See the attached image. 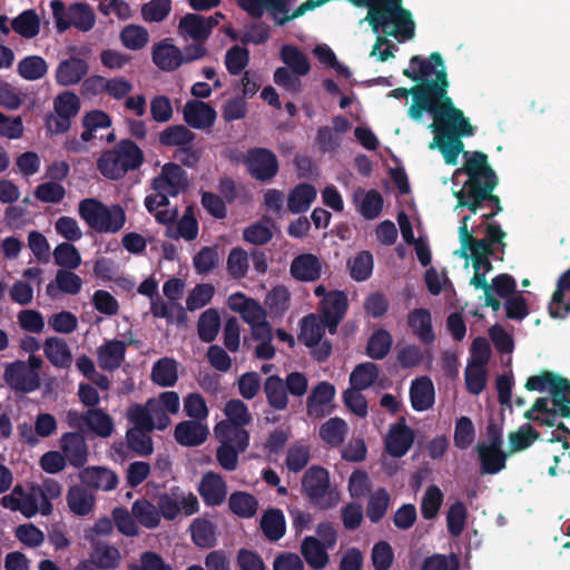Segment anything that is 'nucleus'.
<instances>
[{
  "mask_svg": "<svg viewBox=\"0 0 570 570\" xmlns=\"http://www.w3.org/2000/svg\"><path fill=\"white\" fill-rule=\"evenodd\" d=\"M459 174L466 175L468 179L460 190L453 193L458 200L456 207H465L472 214L483 207H490L495 216L503 212L500 197L493 194L499 177L485 153H465L462 167L455 170V175Z\"/></svg>",
  "mask_w": 570,
  "mask_h": 570,
  "instance_id": "nucleus-1",
  "label": "nucleus"
},
{
  "mask_svg": "<svg viewBox=\"0 0 570 570\" xmlns=\"http://www.w3.org/2000/svg\"><path fill=\"white\" fill-rule=\"evenodd\" d=\"M430 60L433 65L435 78L426 77L421 104L425 107L424 112L434 117V121L429 126V129L462 127L465 128L463 134H474V127L465 118L463 111L454 106L452 98L448 96L450 82L441 53L432 52Z\"/></svg>",
  "mask_w": 570,
  "mask_h": 570,
  "instance_id": "nucleus-2",
  "label": "nucleus"
},
{
  "mask_svg": "<svg viewBox=\"0 0 570 570\" xmlns=\"http://www.w3.org/2000/svg\"><path fill=\"white\" fill-rule=\"evenodd\" d=\"M144 160V151L135 141L121 139L111 149L101 153L97 169L105 178L119 180L127 173L139 169Z\"/></svg>",
  "mask_w": 570,
  "mask_h": 570,
  "instance_id": "nucleus-3",
  "label": "nucleus"
},
{
  "mask_svg": "<svg viewBox=\"0 0 570 570\" xmlns=\"http://www.w3.org/2000/svg\"><path fill=\"white\" fill-rule=\"evenodd\" d=\"M433 73V65L431 63L430 58L424 59L420 56H413L410 59V68H405L403 70V75L416 81V85L412 88H396L390 91L389 96L395 99H406L409 95L412 96L413 104L410 106L407 114L409 116L419 121L422 119L424 114V106H422V98L425 88L426 77H430Z\"/></svg>",
  "mask_w": 570,
  "mask_h": 570,
  "instance_id": "nucleus-4",
  "label": "nucleus"
},
{
  "mask_svg": "<svg viewBox=\"0 0 570 570\" xmlns=\"http://www.w3.org/2000/svg\"><path fill=\"white\" fill-rule=\"evenodd\" d=\"M79 216L97 233H117L126 223V214L120 205L110 207L96 198L79 203Z\"/></svg>",
  "mask_w": 570,
  "mask_h": 570,
  "instance_id": "nucleus-5",
  "label": "nucleus"
},
{
  "mask_svg": "<svg viewBox=\"0 0 570 570\" xmlns=\"http://www.w3.org/2000/svg\"><path fill=\"white\" fill-rule=\"evenodd\" d=\"M224 412L227 419L215 425V435L235 440L240 450H246L249 444V433L245 430V426L253 421L247 405L242 400H229L225 404Z\"/></svg>",
  "mask_w": 570,
  "mask_h": 570,
  "instance_id": "nucleus-6",
  "label": "nucleus"
},
{
  "mask_svg": "<svg viewBox=\"0 0 570 570\" xmlns=\"http://www.w3.org/2000/svg\"><path fill=\"white\" fill-rule=\"evenodd\" d=\"M57 30L61 33L70 27H75L79 31L88 32L96 23V16L92 8L85 2H76L66 8L61 0H52L50 2Z\"/></svg>",
  "mask_w": 570,
  "mask_h": 570,
  "instance_id": "nucleus-7",
  "label": "nucleus"
},
{
  "mask_svg": "<svg viewBox=\"0 0 570 570\" xmlns=\"http://www.w3.org/2000/svg\"><path fill=\"white\" fill-rule=\"evenodd\" d=\"M81 102L72 91H63L53 99V112L45 118V126L51 135L66 134L71 128L72 119L79 114Z\"/></svg>",
  "mask_w": 570,
  "mask_h": 570,
  "instance_id": "nucleus-8",
  "label": "nucleus"
},
{
  "mask_svg": "<svg viewBox=\"0 0 570 570\" xmlns=\"http://www.w3.org/2000/svg\"><path fill=\"white\" fill-rule=\"evenodd\" d=\"M248 175L257 181H271L279 170L276 154L265 147L248 148L242 156Z\"/></svg>",
  "mask_w": 570,
  "mask_h": 570,
  "instance_id": "nucleus-9",
  "label": "nucleus"
},
{
  "mask_svg": "<svg viewBox=\"0 0 570 570\" xmlns=\"http://www.w3.org/2000/svg\"><path fill=\"white\" fill-rule=\"evenodd\" d=\"M434 132V139L430 144V148H438L442 154L444 161L448 165H456L459 155L466 153L463 150L464 144L461 140L462 137H469L473 134H463L465 128L462 127H448L439 129H430Z\"/></svg>",
  "mask_w": 570,
  "mask_h": 570,
  "instance_id": "nucleus-10",
  "label": "nucleus"
},
{
  "mask_svg": "<svg viewBox=\"0 0 570 570\" xmlns=\"http://www.w3.org/2000/svg\"><path fill=\"white\" fill-rule=\"evenodd\" d=\"M3 380L16 393H31L40 387L39 373L30 371L20 360L7 364Z\"/></svg>",
  "mask_w": 570,
  "mask_h": 570,
  "instance_id": "nucleus-11",
  "label": "nucleus"
},
{
  "mask_svg": "<svg viewBox=\"0 0 570 570\" xmlns=\"http://www.w3.org/2000/svg\"><path fill=\"white\" fill-rule=\"evenodd\" d=\"M347 295L343 291H331L321 301V318L331 334L336 333L338 324L342 322L347 312Z\"/></svg>",
  "mask_w": 570,
  "mask_h": 570,
  "instance_id": "nucleus-12",
  "label": "nucleus"
},
{
  "mask_svg": "<svg viewBox=\"0 0 570 570\" xmlns=\"http://www.w3.org/2000/svg\"><path fill=\"white\" fill-rule=\"evenodd\" d=\"M302 488L312 503L322 509L333 507V503H322L330 489V474L326 469L317 465L307 469L302 479Z\"/></svg>",
  "mask_w": 570,
  "mask_h": 570,
  "instance_id": "nucleus-13",
  "label": "nucleus"
},
{
  "mask_svg": "<svg viewBox=\"0 0 570 570\" xmlns=\"http://www.w3.org/2000/svg\"><path fill=\"white\" fill-rule=\"evenodd\" d=\"M515 278L507 273L494 276L491 283H488V288L479 287L484 292V306L491 307L493 312L501 308V302L497 298L507 299L517 293Z\"/></svg>",
  "mask_w": 570,
  "mask_h": 570,
  "instance_id": "nucleus-14",
  "label": "nucleus"
},
{
  "mask_svg": "<svg viewBox=\"0 0 570 570\" xmlns=\"http://www.w3.org/2000/svg\"><path fill=\"white\" fill-rule=\"evenodd\" d=\"M414 439V431L402 417L400 422L391 425L385 438V450L393 458H402L412 448Z\"/></svg>",
  "mask_w": 570,
  "mask_h": 570,
  "instance_id": "nucleus-15",
  "label": "nucleus"
},
{
  "mask_svg": "<svg viewBox=\"0 0 570 570\" xmlns=\"http://www.w3.org/2000/svg\"><path fill=\"white\" fill-rule=\"evenodd\" d=\"M89 72V63L83 58L70 56L61 60L56 69V82L62 87L78 85Z\"/></svg>",
  "mask_w": 570,
  "mask_h": 570,
  "instance_id": "nucleus-16",
  "label": "nucleus"
},
{
  "mask_svg": "<svg viewBox=\"0 0 570 570\" xmlns=\"http://www.w3.org/2000/svg\"><path fill=\"white\" fill-rule=\"evenodd\" d=\"M183 118L194 129H207L215 124L217 112L209 104L193 99L185 104Z\"/></svg>",
  "mask_w": 570,
  "mask_h": 570,
  "instance_id": "nucleus-17",
  "label": "nucleus"
},
{
  "mask_svg": "<svg viewBox=\"0 0 570 570\" xmlns=\"http://www.w3.org/2000/svg\"><path fill=\"white\" fill-rule=\"evenodd\" d=\"M61 453L73 468H82L88 461V446L80 432H67L60 439Z\"/></svg>",
  "mask_w": 570,
  "mask_h": 570,
  "instance_id": "nucleus-18",
  "label": "nucleus"
},
{
  "mask_svg": "<svg viewBox=\"0 0 570 570\" xmlns=\"http://www.w3.org/2000/svg\"><path fill=\"white\" fill-rule=\"evenodd\" d=\"M335 397V387L330 382L323 381L317 383L306 401L307 414L312 417L321 419L330 414L326 406Z\"/></svg>",
  "mask_w": 570,
  "mask_h": 570,
  "instance_id": "nucleus-19",
  "label": "nucleus"
},
{
  "mask_svg": "<svg viewBox=\"0 0 570 570\" xmlns=\"http://www.w3.org/2000/svg\"><path fill=\"white\" fill-rule=\"evenodd\" d=\"M474 451L478 455L481 475H494L507 468L509 454L503 449L485 448V442H479Z\"/></svg>",
  "mask_w": 570,
  "mask_h": 570,
  "instance_id": "nucleus-20",
  "label": "nucleus"
},
{
  "mask_svg": "<svg viewBox=\"0 0 570 570\" xmlns=\"http://www.w3.org/2000/svg\"><path fill=\"white\" fill-rule=\"evenodd\" d=\"M198 492L207 505L216 507L225 501L227 485L220 474L209 471L203 475Z\"/></svg>",
  "mask_w": 570,
  "mask_h": 570,
  "instance_id": "nucleus-21",
  "label": "nucleus"
},
{
  "mask_svg": "<svg viewBox=\"0 0 570 570\" xmlns=\"http://www.w3.org/2000/svg\"><path fill=\"white\" fill-rule=\"evenodd\" d=\"M289 273L296 281L315 282L322 275V263L314 254H301L292 261Z\"/></svg>",
  "mask_w": 570,
  "mask_h": 570,
  "instance_id": "nucleus-22",
  "label": "nucleus"
},
{
  "mask_svg": "<svg viewBox=\"0 0 570 570\" xmlns=\"http://www.w3.org/2000/svg\"><path fill=\"white\" fill-rule=\"evenodd\" d=\"M82 484L94 490L111 491L118 484L117 474L102 466H87L79 472Z\"/></svg>",
  "mask_w": 570,
  "mask_h": 570,
  "instance_id": "nucleus-23",
  "label": "nucleus"
},
{
  "mask_svg": "<svg viewBox=\"0 0 570 570\" xmlns=\"http://www.w3.org/2000/svg\"><path fill=\"white\" fill-rule=\"evenodd\" d=\"M127 344L124 341H107L97 348V361L101 370L112 372L125 361Z\"/></svg>",
  "mask_w": 570,
  "mask_h": 570,
  "instance_id": "nucleus-24",
  "label": "nucleus"
},
{
  "mask_svg": "<svg viewBox=\"0 0 570 570\" xmlns=\"http://www.w3.org/2000/svg\"><path fill=\"white\" fill-rule=\"evenodd\" d=\"M153 62L163 71H174L183 65L181 50L168 39L154 45Z\"/></svg>",
  "mask_w": 570,
  "mask_h": 570,
  "instance_id": "nucleus-25",
  "label": "nucleus"
},
{
  "mask_svg": "<svg viewBox=\"0 0 570 570\" xmlns=\"http://www.w3.org/2000/svg\"><path fill=\"white\" fill-rule=\"evenodd\" d=\"M174 436L183 446H198L207 440L208 430L195 420L181 421L176 425Z\"/></svg>",
  "mask_w": 570,
  "mask_h": 570,
  "instance_id": "nucleus-26",
  "label": "nucleus"
},
{
  "mask_svg": "<svg viewBox=\"0 0 570 570\" xmlns=\"http://www.w3.org/2000/svg\"><path fill=\"white\" fill-rule=\"evenodd\" d=\"M434 386L430 377L421 376L412 381L410 400L412 407L417 412L431 409L434 404Z\"/></svg>",
  "mask_w": 570,
  "mask_h": 570,
  "instance_id": "nucleus-27",
  "label": "nucleus"
},
{
  "mask_svg": "<svg viewBox=\"0 0 570 570\" xmlns=\"http://www.w3.org/2000/svg\"><path fill=\"white\" fill-rule=\"evenodd\" d=\"M407 325L413 334L424 345H430L435 340L432 326L431 313L426 308H415L409 313Z\"/></svg>",
  "mask_w": 570,
  "mask_h": 570,
  "instance_id": "nucleus-28",
  "label": "nucleus"
},
{
  "mask_svg": "<svg viewBox=\"0 0 570 570\" xmlns=\"http://www.w3.org/2000/svg\"><path fill=\"white\" fill-rule=\"evenodd\" d=\"M327 547L315 537L304 538L301 544V552L307 564L314 570H322L328 563Z\"/></svg>",
  "mask_w": 570,
  "mask_h": 570,
  "instance_id": "nucleus-29",
  "label": "nucleus"
},
{
  "mask_svg": "<svg viewBox=\"0 0 570 570\" xmlns=\"http://www.w3.org/2000/svg\"><path fill=\"white\" fill-rule=\"evenodd\" d=\"M316 196V188L312 184L301 183L289 191L287 208L292 214L305 213L308 210Z\"/></svg>",
  "mask_w": 570,
  "mask_h": 570,
  "instance_id": "nucleus-30",
  "label": "nucleus"
},
{
  "mask_svg": "<svg viewBox=\"0 0 570 570\" xmlns=\"http://www.w3.org/2000/svg\"><path fill=\"white\" fill-rule=\"evenodd\" d=\"M261 529L269 541L276 542L282 539L286 532V521L283 511L278 508L267 509L262 515Z\"/></svg>",
  "mask_w": 570,
  "mask_h": 570,
  "instance_id": "nucleus-31",
  "label": "nucleus"
},
{
  "mask_svg": "<svg viewBox=\"0 0 570 570\" xmlns=\"http://www.w3.org/2000/svg\"><path fill=\"white\" fill-rule=\"evenodd\" d=\"M67 504L76 515H88L95 507V497L81 485H71L67 492Z\"/></svg>",
  "mask_w": 570,
  "mask_h": 570,
  "instance_id": "nucleus-32",
  "label": "nucleus"
},
{
  "mask_svg": "<svg viewBox=\"0 0 570 570\" xmlns=\"http://www.w3.org/2000/svg\"><path fill=\"white\" fill-rule=\"evenodd\" d=\"M263 391L266 395L268 405L276 410L283 411L288 405V395L284 381L276 374L266 377L263 384Z\"/></svg>",
  "mask_w": 570,
  "mask_h": 570,
  "instance_id": "nucleus-33",
  "label": "nucleus"
},
{
  "mask_svg": "<svg viewBox=\"0 0 570 570\" xmlns=\"http://www.w3.org/2000/svg\"><path fill=\"white\" fill-rule=\"evenodd\" d=\"M566 291H570V268L563 272L557 282V289L549 305V313L553 318H564L570 313V303H564Z\"/></svg>",
  "mask_w": 570,
  "mask_h": 570,
  "instance_id": "nucleus-34",
  "label": "nucleus"
},
{
  "mask_svg": "<svg viewBox=\"0 0 570 570\" xmlns=\"http://www.w3.org/2000/svg\"><path fill=\"white\" fill-rule=\"evenodd\" d=\"M198 230V222L194 215L193 208L189 206L175 226L167 227L166 236L173 239L181 237L190 242L197 237Z\"/></svg>",
  "mask_w": 570,
  "mask_h": 570,
  "instance_id": "nucleus-35",
  "label": "nucleus"
},
{
  "mask_svg": "<svg viewBox=\"0 0 570 570\" xmlns=\"http://www.w3.org/2000/svg\"><path fill=\"white\" fill-rule=\"evenodd\" d=\"M151 380L163 387L174 386L178 381V363L170 357L159 358L153 365Z\"/></svg>",
  "mask_w": 570,
  "mask_h": 570,
  "instance_id": "nucleus-36",
  "label": "nucleus"
},
{
  "mask_svg": "<svg viewBox=\"0 0 570 570\" xmlns=\"http://www.w3.org/2000/svg\"><path fill=\"white\" fill-rule=\"evenodd\" d=\"M43 351L50 363L58 367H68L72 362V356L68 344L60 337H48L45 341Z\"/></svg>",
  "mask_w": 570,
  "mask_h": 570,
  "instance_id": "nucleus-37",
  "label": "nucleus"
},
{
  "mask_svg": "<svg viewBox=\"0 0 570 570\" xmlns=\"http://www.w3.org/2000/svg\"><path fill=\"white\" fill-rule=\"evenodd\" d=\"M90 557L100 570H116L121 563L119 549L108 543L94 544Z\"/></svg>",
  "mask_w": 570,
  "mask_h": 570,
  "instance_id": "nucleus-38",
  "label": "nucleus"
},
{
  "mask_svg": "<svg viewBox=\"0 0 570 570\" xmlns=\"http://www.w3.org/2000/svg\"><path fill=\"white\" fill-rule=\"evenodd\" d=\"M193 542L203 549H210L216 546V525L207 519H195L190 524Z\"/></svg>",
  "mask_w": 570,
  "mask_h": 570,
  "instance_id": "nucleus-39",
  "label": "nucleus"
},
{
  "mask_svg": "<svg viewBox=\"0 0 570 570\" xmlns=\"http://www.w3.org/2000/svg\"><path fill=\"white\" fill-rule=\"evenodd\" d=\"M196 135L184 125H173L159 132V142L166 147L183 148L193 145Z\"/></svg>",
  "mask_w": 570,
  "mask_h": 570,
  "instance_id": "nucleus-40",
  "label": "nucleus"
},
{
  "mask_svg": "<svg viewBox=\"0 0 570 570\" xmlns=\"http://www.w3.org/2000/svg\"><path fill=\"white\" fill-rule=\"evenodd\" d=\"M12 30L26 39H32L40 32V19L36 10L22 11L11 21Z\"/></svg>",
  "mask_w": 570,
  "mask_h": 570,
  "instance_id": "nucleus-41",
  "label": "nucleus"
},
{
  "mask_svg": "<svg viewBox=\"0 0 570 570\" xmlns=\"http://www.w3.org/2000/svg\"><path fill=\"white\" fill-rule=\"evenodd\" d=\"M179 30L188 35L196 42H204L210 32L205 17L196 13H187L179 21Z\"/></svg>",
  "mask_w": 570,
  "mask_h": 570,
  "instance_id": "nucleus-42",
  "label": "nucleus"
},
{
  "mask_svg": "<svg viewBox=\"0 0 570 570\" xmlns=\"http://www.w3.org/2000/svg\"><path fill=\"white\" fill-rule=\"evenodd\" d=\"M228 507L234 514L249 519L256 514L258 501L248 492L236 491L230 494Z\"/></svg>",
  "mask_w": 570,
  "mask_h": 570,
  "instance_id": "nucleus-43",
  "label": "nucleus"
},
{
  "mask_svg": "<svg viewBox=\"0 0 570 570\" xmlns=\"http://www.w3.org/2000/svg\"><path fill=\"white\" fill-rule=\"evenodd\" d=\"M380 368L373 362L357 364L350 374V385L354 389L366 390L377 380Z\"/></svg>",
  "mask_w": 570,
  "mask_h": 570,
  "instance_id": "nucleus-44",
  "label": "nucleus"
},
{
  "mask_svg": "<svg viewBox=\"0 0 570 570\" xmlns=\"http://www.w3.org/2000/svg\"><path fill=\"white\" fill-rule=\"evenodd\" d=\"M325 328L327 327L322 318L318 320L314 314H309L302 320L298 340L307 347L317 345L324 335Z\"/></svg>",
  "mask_w": 570,
  "mask_h": 570,
  "instance_id": "nucleus-45",
  "label": "nucleus"
},
{
  "mask_svg": "<svg viewBox=\"0 0 570 570\" xmlns=\"http://www.w3.org/2000/svg\"><path fill=\"white\" fill-rule=\"evenodd\" d=\"M220 445L216 451V459L219 465L226 471H234L238 465V455L245 450H240L237 441L227 440L222 436H216Z\"/></svg>",
  "mask_w": 570,
  "mask_h": 570,
  "instance_id": "nucleus-46",
  "label": "nucleus"
},
{
  "mask_svg": "<svg viewBox=\"0 0 570 570\" xmlns=\"http://www.w3.org/2000/svg\"><path fill=\"white\" fill-rule=\"evenodd\" d=\"M347 424L341 417H332L320 428L321 439L332 448L340 446L346 436Z\"/></svg>",
  "mask_w": 570,
  "mask_h": 570,
  "instance_id": "nucleus-47",
  "label": "nucleus"
},
{
  "mask_svg": "<svg viewBox=\"0 0 570 570\" xmlns=\"http://www.w3.org/2000/svg\"><path fill=\"white\" fill-rule=\"evenodd\" d=\"M119 39L126 49L137 51L147 46L149 33L144 26L130 23L121 29Z\"/></svg>",
  "mask_w": 570,
  "mask_h": 570,
  "instance_id": "nucleus-48",
  "label": "nucleus"
},
{
  "mask_svg": "<svg viewBox=\"0 0 570 570\" xmlns=\"http://www.w3.org/2000/svg\"><path fill=\"white\" fill-rule=\"evenodd\" d=\"M281 59L297 76H305L311 70L307 57L295 46L284 45L281 48Z\"/></svg>",
  "mask_w": 570,
  "mask_h": 570,
  "instance_id": "nucleus-49",
  "label": "nucleus"
},
{
  "mask_svg": "<svg viewBox=\"0 0 570 570\" xmlns=\"http://www.w3.org/2000/svg\"><path fill=\"white\" fill-rule=\"evenodd\" d=\"M17 71L24 80L36 81L47 75L48 63L40 56H28L19 61Z\"/></svg>",
  "mask_w": 570,
  "mask_h": 570,
  "instance_id": "nucleus-50",
  "label": "nucleus"
},
{
  "mask_svg": "<svg viewBox=\"0 0 570 570\" xmlns=\"http://www.w3.org/2000/svg\"><path fill=\"white\" fill-rule=\"evenodd\" d=\"M393 338L390 332L380 328L373 332L366 345V355L372 360H383L391 351Z\"/></svg>",
  "mask_w": 570,
  "mask_h": 570,
  "instance_id": "nucleus-51",
  "label": "nucleus"
},
{
  "mask_svg": "<svg viewBox=\"0 0 570 570\" xmlns=\"http://www.w3.org/2000/svg\"><path fill=\"white\" fill-rule=\"evenodd\" d=\"M240 298L243 303L240 305H236L234 303L230 304L232 309L237 311L243 314V318L250 326L257 324L258 322L264 321L265 313L262 306L253 298H247L242 293H236L230 296V299Z\"/></svg>",
  "mask_w": 570,
  "mask_h": 570,
  "instance_id": "nucleus-52",
  "label": "nucleus"
},
{
  "mask_svg": "<svg viewBox=\"0 0 570 570\" xmlns=\"http://www.w3.org/2000/svg\"><path fill=\"white\" fill-rule=\"evenodd\" d=\"M131 512L138 522L147 529H154L160 522L158 509L147 499L136 500L132 503Z\"/></svg>",
  "mask_w": 570,
  "mask_h": 570,
  "instance_id": "nucleus-53",
  "label": "nucleus"
},
{
  "mask_svg": "<svg viewBox=\"0 0 570 570\" xmlns=\"http://www.w3.org/2000/svg\"><path fill=\"white\" fill-rule=\"evenodd\" d=\"M86 426L100 438H108L114 432V421L102 409H89L87 411Z\"/></svg>",
  "mask_w": 570,
  "mask_h": 570,
  "instance_id": "nucleus-54",
  "label": "nucleus"
},
{
  "mask_svg": "<svg viewBox=\"0 0 570 570\" xmlns=\"http://www.w3.org/2000/svg\"><path fill=\"white\" fill-rule=\"evenodd\" d=\"M220 318L219 314L214 308H208L202 313L197 323V331L199 338L205 343L213 342L219 331Z\"/></svg>",
  "mask_w": 570,
  "mask_h": 570,
  "instance_id": "nucleus-55",
  "label": "nucleus"
},
{
  "mask_svg": "<svg viewBox=\"0 0 570 570\" xmlns=\"http://www.w3.org/2000/svg\"><path fill=\"white\" fill-rule=\"evenodd\" d=\"M390 495L386 489L379 488L368 498L366 515L372 523L380 522L386 514Z\"/></svg>",
  "mask_w": 570,
  "mask_h": 570,
  "instance_id": "nucleus-56",
  "label": "nucleus"
},
{
  "mask_svg": "<svg viewBox=\"0 0 570 570\" xmlns=\"http://www.w3.org/2000/svg\"><path fill=\"white\" fill-rule=\"evenodd\" d=\"M171 0H150L141 6V18L147 23L163 22L170 14Z\"/></svg>",
  "mask_w": 570,
  "mask_h": 570,
  "instance_id": "nucleus-57",
  "label": "nucleus"
},
{
  "mask_svg": "<svg viewBox=\"0 0 570 570\" xmlns=\"http://www.w3.org/2000/svg\"><path fill=\"white\" fill-rule=\"evenodd\" d=\"M540 436L530 424L521 425L518 431L509 434L510 453L523 451L532 445Z\"/></svg>",
  "mask_w": 570,
  "mask_h": 570,
  "instance_id": "nucleus-58",
  "label": "nucleus"
},
{
  "mask_svg": "<svg viewBox=\"0 0 570 570\" xmlns=\"http://www.w3.org/2000/svg\"><path fill=\"white\" fill-rule=\"evenodd\" d=\"M383 203L382 195L376 189H371L363 193L357 210L365 219H375L382 213Z\"/></svg>",
  "mask_w": 570,
  "mask_h": 570,
  "instance_id": "nucleus-59",
  "label": "nucleus"
},
{
  "mask_svg": "<svg viewBox=\"0 0 570 570\" xmlns=\"http://www.w3.org/2000/svg\"><path fill=\"white\" fill-rule=\"evenodd\" d=\"M475 439V426L469 416H460L455 421L453 441L460 450H466Z\"/></svg>",
  "mask_w": 570,
  "mask_h": 570,
  "instance_id": "nucleus-60",
  "label": "nucleus"
},
{
  "mask_svg": "<svg viewBox=\"0 0 570 570\" xmlns=\"http://www.w3.org/2000/svg\"><path fill=\"white\" fill-rule=\"evenodd\" d=\"M443 502V493L436 485H430L421 500V513L425 520L436 518Z\"/></svg>",
  "mask_w": 570,
  "mask_h": 570,
  "instance_id": "nucleus-61",
  "label": "nucleus"
},
{
  "mask_svg": "<svg viewBox=\"0 0 570 570\" xmlns=\"http://www.w3.org/2000/svg\"><path fill=\"white\" fill-rule=\"evenodd\" d=\"M55 263L61 269H75L81 264L78 249L70 243H61L53 250Z\"/></svg>",
  "mask_w": 570,
  "mask_h": 570,
  "instance_id": "nucleus-62",
  "label": "nucleus"
},
{
  "mask_svg": "<svg viewBox=\"0 0 570 570\" xmlns=\"http://www.w3.org/2000/svg\"><path fill=\"white\" fill-rule=\"evenodd\" d=\"M460 558L455 553L449 556L434 553L426 557L421 566V570H459Z\"/></svg>",
  "mask_w": 570,
  "mask_h": 570,
  "instance_id": "nucleus-63",
  "label": "nucleus"
},
{
  "mask_svg": "<svg viewBox=\"0 0 570 570\" xmlns=\"http://www.w3.org/2000/svg\"><path fill=\"white\" fill-rule=\"evenodd\" d=\"M128 570H174L171 564L155 551H145L139 557V563H131Z\"/></svg>",
  "mask_w": 570,
  "mask_h": 570,
  "instance_id": "nucleus-64",
  "label": "nucleus"
}]
</instances>
